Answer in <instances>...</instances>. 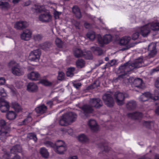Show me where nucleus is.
Masks as SVG:
<instances>
[{
    "label": "nucleus",
    "mask_w": 159,
    "mask_h": 159,
    "mask_svg": "<svg viewBox=\"0 0 159 159\" xmlns=\"http://www.w3.org/2000/svg\"><path fill=\"white\" fill-rule=\"evenodd\" d=\"M117 64V60L114 59L111 60L110 62L107 64L106 65V67H108L109 66H114L116 65Z\"/></svg>",
    "instance_id": "46"
},
{
    "label": "nucleus",
    "mask_w": 159,
    "mask_h": 159,
    "mask_svg": "<svg viewBox=\"0 0 159 159\" xmlns=\"http://www.w3.org/2000/svg\"><path fill=\"white\" fill-rule=\"evenodd\" d=\"M156 44L152 43L148 46V50L150 52L149 55L150 57H152L157 53Z\"/></svg>",
    "instance_id": "15"
},
{
    "label": "nucleus",
    "mask_w": 159,
    "mask_h": 159,
    "mask_svg": "<svg viewBox=\"0 0 159 159\" xmlns=\"http://www.w3.org/2000/svg\"><path fill=\"white\" fill-rule=\"evenodd\" d=\"M45 144L47 147L52 148L54 149L55 144L49 141H46L45 143Z\"/></svg>",
    "instance_id": "54"
},
{
    "label": "nucleus",
    "mask_w": 159,
    "mask_h": 159,
    "mask_svg": "<svg viewBox=\"0 0 159 159\" xmlns=\"http://www.w3.org/2000/svg\"><path fill=\"white\" fill-rule=\"evenodd\" d=\"M73 54L75 57L76 58L82 57L84 52H83L80 49L75 48L73 50Z\"/></svg>",
    "instance_id": "25"
},
{
    "label": "nucleus",
    "mask_w": 159,
    "mask_h": 159,
    "mask_svg": "<svg viewBox=\"0 0 159 159\" xmlns=\"http://www.w3.org/2000/svg\"><path fill=\"white\" fill-rule=\"evenodd\" d=\"M151 30L154 31L159 30V23H155L149 24Z\"/></svg>",
    "instance_id": "36"
},
{
    "label": "nucleus",
    "mask_w": 159,
    "mask_h": 159,
    "mask_svg": "<svg viewBox=\"0 0 159 159\" xmlns=\"http://www.w3.org/2000/svg\"><path fill=\"white\" fill-rule=\"evenodd\" d=\"M82 57L87 60H92L93 59V56L90 51L84 52Z\"/></svg>",
    "instance_id": "35"
},
{
    "label": "nucleus",
    "mask_w": 159,
    "mask_h": 159,
    "mask_svg": "<svg viewBox=\"0 0 159 159\" xmlns=\"http://www.w3.org/2000/svg\"><path fill=\"white\" fill-rule=\"evenodd\" d=\"M98 48V47H92L91 48V50L92 51L94 54L96 55H98V51L96 49V48Z\"/></svg>",
    "instance_id": "55"
},
{
    "label": "nucleus",
    "mask_w": 159,
    "mask_h": 159,
    "mask_svg": "<svg viewBox=\"0 0 159 159\" xmlns=\"http://www.w3.org/2000/svg\"><path fill=\"white\" fill-rule=\"evenodd\" d=\"M32 120V118L30 116H28L26 118L23 120L22 122L20 124V125H25Z\"/></svg>",
    "instance_id": "47"
},
{
    "label": "nucleus",
    "mask_w": 159,
    "mask_h": 159,
    "mask_svg": "<svg viewBox=\"0 0 159 159\" xmlns=\"http://www.w3.org/2000/svg\"><path fill=\"white\" fill-rule=\"evenodd\" d=\"M61 12H59L57 11H55L54 12V16L55 19H58L59 18V16L61 14Z\"/></svg>",
    "instance_id": "57"
},
{
    "label": "nucleus",
    "mask_w": 159,
    "mask_h": 159,
    "mask_svg": "<svg viewBox=\"0 0 159 159\" xmlns=\"http://www.w3.org/2000/svg\"><path fill=\"white\" fill-rule=\"evenodd\" d=\"M11 71L12 73L17 76H20L24 74L23 69L20 66L17 65L12 67Z\"/></svg>",
    "instance_id": "11"
},
{
    "label": "nucleus",
    "mask_w": 159,
    "mask_h": 159,
    "mask_svg": "<svg viewBox=\"0 0 159 159\" xmlns=\"http://www.w3.org/2000/svg\"><path fill=\"white\" fill-rule=\"evenodd\" d=\"M28 137L30 139H33L35 142H36L37 140L36 135L33 133H31L28 135Z\"/></svg>",
    "instance_id": "49"
},
{
    "label": "nucleus",
    "mask_w": 159,
    "mask_h": 159,
    "mask_svg": "<svg viewBox=\"0 0 159 159\" xmlns=\"http://www.w3.org/2000/svg\"><path fill=\"white\" fill-rule=\"evenodd\" d=\"M102 100L107 107H112L114 104V101L111 93H106L102 97Z\"/></svg>",
    "instance_id": "4"
},
{
    "label": "nucleus",
    "mask_w": 159,
    "mask_h": 159,
    "mask_svg": "<svg viewBox=\"0 0 159 159\" xmlns=\"http://www.w3.org/2000/svg\"><path fill=\"white\" fill-rule=\"evenodd\" d=\"M88 125L92 131H96L98 130V126L95 120H90L88 122Z\"/></svg>",
    "instance_id": "17"
},
{
    "label": "nucleus",
    "mask_w": 159,
    "mask_h": 159,
    "mask_svg": "<svg viewBox=\"0 0 159 159\" xmlns=\"http://www.w3.org/2000/svg\"><path fill=\"white\" fill-rule=\"evenodd\" d=\"M133 84L136 87L140 89H143L144 87V84L143 82V80L140 78L135 79L133 81Z\"/></svg>",
    "instance_id": "22"
},
{
    "label": "nucleus",
    "mask_w": 159,
    "mask_h": 159,
    "mask_svg": "<svg viewBox=\"0 0 159 159\" xmlns=\"http://www.w3.org/2000/svg\"><path fill=\"white\" fill-rule=\"evenodd\" d=\"M41 52L39 49H37L31 51L29 55V60L30 61L37 62L39 61Z\"/></svg>",
    "instance_id": "6"
},
{
    "label": "nucleus",
    "mask_w": 159,
    "mask_h": 159,
    "mask_svg": "<svg viewBox=\"0 0 159 159\" xmlns=\"http://www.w3.org/2000/svg\"><path fill=\"white\" fill-rule=\"evenodd\" d=\"M0 126L1 127V129L2 128L4 129H6L7 127H10L9 124H8L3 120H0Z\"/></svg>",
    "instance_id": "43"
},
{
    "label": "nucleus",
    "mask_w": 159,
    "mask_h": 159,
    "mask_svg": "<svg viewBox=\"0 0 159 159\" xmlns=\"http://www.w3.org/2000/svg\"><path fill=\"white\" fill-rule=\"evenodd\" d=\"M127 116L132 119H137L141 118L142 116V114L140 112H135L133 113H128Z\"/></svg>",
    "instance_id": "23"
},
{
    "label": "nucleus",
    "mask_w": 159,
    "mask_h": 159,
    "mask_svg": "<svg viewBox=\"0 0 159 159\" xmlns=\"http://www.w3.org/2000/svg\"><path fill=\"white\" fill-rule=\"evenodd\" d=\"M155 86L159 89V78H158L155 83Z\"/></svg>",
    "instance_id": "64"
},
{
    "label": "nucleus",
    "mask_w": 159,
    "mask_h": 159,
    "mask_svg": "<svg viewBox=\"0 0 159 159\" xmlns=\"http://www.w3.org/2000/svg\"><path fill=\"white\" fill-rule=\"evenodd\" d=\"M31 9L32 11L34 12H41L44 11V7L43 6L35 5Z\"/></svg>",
    "instance_id": "28"
},
{
    "label": "nucleus",
    "mask_w": 159,
    "mask_h": 159,
    "mask_svg": "<svg viewBox=\"0 0 159 159\" xmlns=\"http://www.w3.org/2000/svg\"><path fill=\"white\" fill-rule=\"evenodd\" d=\"M27 23L25 21H20L16 22L14 25V27L17 29H23L27 26Z\"/></svg>",
    "instance_id": "21"
},
{
    "label": "nucleus",
    "mask_w": 159,
    "mask_h": 159,
    "mask_svg": "<svg viewBox=\"0 0 159 159\" xmlns=\"http://www.w3.org/2000/svg\"><path fill=\"white\" fill-rule=\"evenodd\" d=\"M7 96V93L3 88L0 89V96L1 98H0V108L1 111L4 112L8 110L9 108V103L5 100L4 98Z\"/></svg>",
    "instance_id": "3"
},
{
    "label": "nucleus",
    "mask_w": 159,
    "mask_h": 159,
    "mask_svg": "<svg viewBox=\"0 0 159 159\" xmlns=\"http://www.w3.org/2000/svg\"><path fill=\"white\" fill-rule=\"evenodd\" d=\"M51 46V43L46 42L40 45V48L44 50H47Z\"/></svg>",
    "instance_id": "38"
},
{
    "label": "nucleus",
    "mask_w": 159,
    "mask_h": 159,
    "mask_svg": "<svg viewBox=\"0 0 159 159\" xmlns=\"http://www.w3.org/2000/svg\"><path fill=\"white\" fill-rule=\"evenodd\" d=\"M40 82L41 84L46 86H50L52 84V83L46 80H42Z\"/></svg>",
    "instance_id": "51"
},
{
    "label": "nucleus",
    "mask_w": 159,
    "mask_h": 159,
    "mask_svg": "<svg viewBox=\"0 0 159 159\" xmlns=\"http://www.w3.org/2000/svg\"><path fill=\"white\" fill-rule=\"evenodd\" d=\"M73 12L77 18L80 19L82 17L80 9L77 6L74 7L72 8Z\"/></svg>",
    "instance_id": "32"
},
{
    "label": "nucleus",
    "mask_w": 159,
    "mask_h": 159,
    "mask_svg": "<svg viewBox=\"0 0 159 159\" xmlns=\"http://www.w3.org/2000/svg\"><path fill=\"white\" fill-rule=\"evenodd\" d=\"M99 86V82L98 80H96L94 81L92 85L90 86L91 89H95Z\"/></svg>",
    "instance_id": "52"
},
{
    "label": "nucleus",
    "mask_w": 159,
    "mask_h": 159,
    "mask_svg": "<svg viewBox=\"0 0 159 159\" xmlns=\"http://www.w3.org/2000/svg\"><path fill=\"white\" fill-rule=\"evenodd\" d=\"M136 43H131L129 45H127L125 46V47L122 48L121 49V50L122 51H124L125 50H128L129 49V48L133 47H134L135 44H136Z\"/></svg>",
    "instance_id": "53"
},
{
    "label": "nucleus",
    "mask_w": 159,
    "mask_h": 159,
    "mask_svg": "<svg viewBox=\"0 0 159 159\" xmlns=\"http://www.w3.org/2000/svg\"><path fill=\"white\" fill-rule=\"evenodd\" d=\"M84 114L87 117L89 114L92 113L93 111V109L91 106L89 104H84L80 107Z\"/></svg>",
    "instance_id": "10"
},
{
    "label": "nucleus",
    "mask_w": 159,
    "mask_h": 159,
    "mask_svg": "<svg viewBox=\"0 0 159 159\" xmlns=\"http://www.w3.org/2000/svg\"><path fill=\"white\" fill-rule=\"evenodd\" d=\"M38 89L37 85L34 83H29L27 86V89L30 92H35Z\"/></svg>",
    "instance_id": "24"
},
{
    "label": "nucleus",
    "mask_w": 159,
    "mask_h": 159,
    "mask_svg": "<svg viewBox=\"0 0 159 159\" xmlns=\"http://www.w3.org/2000/svg\"><path fill=\"white\" fill-rule=\"evenodd\" d=\"M139 33L138 32H136L134 33L132 36V39L134 40L136 39L139 37Z\"/></svg>",
    "instance_id": "56"
},
{
    "label": "nucleus",
    "mask_w": 159,
    "mask_h": 159,
    "mask_svg": "<svg viewBox=\"0 0 159 159\" xmlns=\"http://www.w3.org/2000/svg\"><path fill=\"white\" fill-rule=\"evenodd\" d=\"M151 29L149 24H148L141 27L140 34L143 37H147L150 32Z\"/></svg>",
    "instance_id": "12"
},
{
    "label": "nucleus",
    "mask_w": 159,
    "mask_h": 159,
    "mask_svg": "<svg viewBox=\"0 0 159 159\" xmlns=\"http://www.w3.org/2000/svg\"><path fill=\"white\" fill-rule=\"evenodd\" d=\"M89 103L92 107H94L97 109L100 108L103 105L102 101L98 98H91Z\"/></svg>",
    "instance_id": "8"
},
{
    "label": "nucleus",
    "mask_w": 159,
    "mask_h": 159,
    "mask_svg": "<svg viewBox=\"0 0 159 159\" xmlns=\"http://www.w3.org/2000/svg\"><path fill=\"white\" fill-rule=\"evenodd\" d=\"M16 113L12 111H8L6 114L7 118L10 120H14L16 118Z\"/></svg>",
    "instance_id": "30"
},
{
    "label": "nucleus",
    "mask_w": 159,
    "mask_h": 159,
    "mask_svg": "<svg viewBox=\"0 0 159 159\" xmlns=\"http://www.w3.org/2000/svg\"><path fill=\"white\" fill-rule=\"evenodd\" d=\"M143 59L139 57L136 59L134 63H131V65L134 69L135 68H139L143 66Z\"/></svg>",
    "instance_id": "20"
},
{
    "label": "nucleus",
    "mask_w": 159,
    "mask_h": 159,
    "mask_svg": "<svg viewBox=\"0 0 159 159\" xmlns=\"http://www.w3.org/2000/svg\"><path fill=\"white\" fill-rule=\"evenodd\" d=\"M34 40L36 42H39L42 40L43 36L41 34H35L33 37Z\"/></svg>",
    "instance_id": "42"
},
{
    "label": "nucleus",
    "mask_w": 159,
    "mask_h": 159,
    "mask_svg": "<svg viewBox=\"0 0 159 159\" xmlns=\"http://www.w3.org/2000/svg\"><path fill=\"white\" fill-rule=\"evenodd\" d=\"M131 39L130 37H125L121 38L120 41V45H125L129 42Z\"/></svg>",
    "instance_id": "33"
},
{
    "label": "nucleus",
    "mask_w": 159,
    "mask_h": 159,
    "mask_svg": "<svg viewBox=\"0 0 159 159\" xmlns=\"http://www.w3.org/2000/svg\"><path fill=\"white\" fill-rule=\"evenodd\" d=\"M123 81L125 84H128L130 82L129 78L124 79Z\"/></svg>",
    "instance_id": "62"
},
{
    "label": "nucleus",
    "mask_w": 159,
    "mask_h": 159,
    "mask_svg": "<svg viewBox=\"0 0 159 159\" xmlns=\"http://www.w3.org/2000/svg\"><path fill=\"white\" fill-rule=\"evenodd\" d=\"M143 125L147 128L151 129H153L154 123L152 121H144L143 122Z\"/></svg>",
    "instance_id": "39"
},
{
    "label": "nucleus",
    "mask_w": 159,
    "mask_h": 159,
    "mask_svg": "<svg viewBox=\"0 0 159 159\" xmlns=\"http://www.w3.org/2000/svg\"><path fill=\"white\" fill-rule=\"evenodd\" d=\"M78 140L82 142H87L88 139L87 137L84 134H81L78 137Z\"/></svg>",
    "instance_id": "40"
},
{
    "label": "nucleus",
    "mask_w": 159,
    "mask_h": 159,
    "mask_svg": "<svg viewBox=\"0 0 159 159\" xmlns=\"http://www.w3.org/2000/svg\"><path fill=\"white\" fill-rule=\"evenodd\" d=\"M155 93L157 95L153 97L152 94L149 92L145 93L141 95V98L143 100V98H146V97L148 98V99H151L155 101H156L159 99V92L158 91L156 90L155 91Z\"/></svg>",
    "instance_id": "13"
},
{
    "label": "nucleus",
    "mask_w": 159,
    "mask_h": 159,
    "mask_svg": "<svg viewBox=\"0 0 159 159\" xmlns=\"http://www.w3.org/2000/svg\"><path fill=\"white\" fill-rule=\"evenodd\" d=\"M102 148H104V150L106 152H108L109 150H110L109 148L107 146L106 144H104L102 145Z\"/></svg>",
    "instance_id": "59"
},
{
    "label": "nucleus",
    "mask_w": 159,
    "mask_h": 159,
    "mask_svg": "<svg viewBox=\"0 0 159 159\" xmlns=\"http://www.w3.org/2000/svg\"><path fill=\"white\" fill-rule=\"evenodd\" d=\"M32 34L31 31L28 29L25 30L21 34L20 38L22 40L28 41L30 39Z\"/></svg>",
    "instance_id": "16"
},
{
    "label": "nucleus",
    "mask_w": 159,
    "mask_h": 159,
    "mask_svg": "<svg viewBox=\"0 0 159 159\" xmlns=\"http://www.w3.org/2000/svg\"><path fill=\"white\" fill-rule=\"evenodd\" d=\"M10 127H8L6 129L2 128V129H1L0 140L2 142H5L7 138L10 136Z\"/></svg>",
    "instance_id": "9"
},
{
    "label": "nucleus",
    "mask_w": 159,
    "mask_h": 159,
    "mask_svg": "<svg viewBox=\"0 0 159 159\" xmlns=\"http://www.w3.org/2000/svg\"><path fill=\"white\" fill-rule=\"evenodd\" d=\"M96 49L98 51V55H101L103 53L102 50L100 48L98 47V48H96Z\"/></svg>",
    "instance_id": "60"
},
{
    "label": "nucleus",
    "mask_w": 159,
    "mask_h": 159,
    "mask_svg": "<svg viewBox=\"0 0 159 159\" xmlns=\"http://www.w3.org/2000/svg\"><path fill=\"white\" fill-rule=\"evenodd\" d=\"M51 16L48 13L42 14L39 16V19L41 22H47L50 21L51 19Z\"/></svg>",
    "instance_id": "14"
},
{
    "label": "nucleus",
    "mask_w": 159,
    "mask_h": 159,
    "mask_svg": "<svg viewBox=\"0 0 159 159\" xmlns=\"http://www.w3.org/2000/svg\"><path fill=\"white\" fill-rule=\"evenodd\" d=\"M65 74L62 72H59L58 73L57 79L59 80L62 81L64 80Z\"/></svg>",
    "instance_id": "48"
},
{
    "label": "nucleus",
    "mask_w": 159,
    "mask_h": 159,
    "mask_svg": "<svg viewBox=\"0 0 159 159\" xmlns=\"http://www.w3.org/2000/svg\"><path fill=\"white\" fill-rule=\"evenodd\" d=\"M136 103L134 101L131 100L128 102L126 105L127 108L129 110L134 109L136 107Z\"/></svg>",
    "instance_id": "31"
},
{
    "label": "nucleus",
    "mask_w": 159,
    "mask_h": 159,
    "mask_svg": "<svg viewBox=\"0 0 159 159\" xmlns=\"http://www.w3.org/2000/svg\"><path fill=\"white\" fill-rule=\"evenodd\" d=\"M39 153L42 157L45 158H48L49 156V153L45 148L43 147L39 149Z\"/></svg>",
    "instance_id": "26"
},
{
    "label": "nucleus",
    "mask_w": 159,
    "mask_h": 159,
    "mask_svg": "<svg viewBox=\"0 0 159 159\" xmlns=\"http://www.w3.org/2000/svg\"><path fill=\"white\" fill-rule=\"evenodd\" d=\"M134 69V67L131 65V63L127 62L123 65H121L117 70V73L121 74L118 77L113 80V81L116 82L117 80L120 78H123V76L125 75H127Z\"/></svg>",
    "instance_id": "2"
},
{
    "label": "nucleus",
    "mask_w": 159,
    "mask_h": 159,
    "mask_svg": "<svg viewBox=\"0 0 159 159\" xmlns=\"http://www.w3.org/2000/svg\"><path fill=\"white\" fill-rule=\"evenodd\" d=\"M87 37L91 40H93L95 38V33L93 32H89L86 35Z\"/></svg>",
    "instance_id": "44"
},
{
    "label": "nucleus",
    "mask_w": 159,
    "mask_h": 159,
    "mask_svg": "<svg viewBox=\"0 0 159 159\" xmlns=\"http://www.w3.org/2000/svg\"><path fill=\"white\" fill-rule=\"evenodd\" d=\"M29 79L32 80H37L40 78V75L39 73L36 71H32L28 75Z\"/></svg>",
    "instance_id": "18"
},
{
    "label": "nucleus",
    "mask_w": 159,
    "mask_h": 159,
    "mask_svg": "<svg viewBox=\"0 0 159 159\" xmlns=\"http://www.w3.org/2000/svg\"><path fill=\"white\" fill-rule=\"evenodd\" d=\"M3 8H8L10 7L9 3L7 2H3L2 6Z\"/></svg>",
    "instance_id": "58"
},
{
    "label": "nucleus",
    "mask_w": 159,
    "mask_h": 159,
    "mask_svg": "<svg viewBox=\"0 0 159 159\" xmlns=\"http://www.w3.org/2000/svg\"><path fill=\"white\" fill-rule=\"evenodd\" d=\"M22 151V148L19 145H16L13 146L10 149L11 153L16 154L17 152H20Z\"/></svg>",
    "instance_id": "27"
},
{
    "label": "nucleus",
    "mask_w": 159,
    "mask_h": 159,
    "mask_svg": "<svg viewBox=\"0 0 159 159\" xmlns=\"http://www.w3.org/2000/svg\"><path fill=\"white\" fill-rule=\"evenodd\" d=\"M128 97V95L127 93H123L118 92H116L114 95L116 102L120 106L122 105L124 103V99Z\"/></svg>",
    "instance_id": "5"
},
{
    "label": "nucleus",
    "mask_w": 159,
    "mask_h": 159,
    "mask_svg": "<svg viewBox=\"0 0 159 159\" xmlns=\"http://www.w3.org/2000/svg\"><path fill=\"white\" fill-rule=\"evenodd\" d=\"M54 144L55 148L56 147L63 146H64V145H66L65 142L61 140H57Z\"/></svg>",
    "instance_id": "45"
},
{
    "label": "nucleus",
    "mask_w": 159,
    "mask_h": 159,
    "mask_svg": "<svg viewBox=\"0 0 159 159\" xmlns=\"http://www.w3.org/2000/svg\"><path fill=\"white\" fill-rule=\"evenodd\" d=\"M12 107L17 112H19L21 110L20 106L16 102H12Z\"/></svg>",
    "instance_id": "41"
},
{
    "label": "nucleus",
    "mask_w": 159,
    "mask_h": 159,
    "mask_svg": "<svg viewBox=\"0 0 159 159\" xmlns=\"http://www.w3.org/2000/svg\"><path fill=\"white\" fill-rule=\"evenodd\" d=\"M77 115L74 112H70L62 115L60 117L59 124L62 126H66L75 120Z\"/></svg>",
    "instance_id": "1"
},
{
    "label": "nucleus",
    "mask_w": 159,
    "mask_h": 159,
    "mask_svg": "<svg viewBox=\"0 0 159 159\" xmlns=\"http://www.w3.org/2000/svg\"><path fill=\"white\" fill-rule=\"evenodd\" d=\"M76 66L79 68H81L85 66V62L82 59H78L76 61Z\"/></svg>",
    "instance_id": "34"
},
{
    "label": "nucleus",
    "mask_w": 159,
    "mask_h": 159,
    "mask_svg": "<svg viewBox=\"0 0 159 159\" xmlns=\"http://www.w3.org/2000/svg\"><path fill=\"white\" fill-rule=\"evenodd\" d=\"M112 37L110 34H106L103 37L98 35V40L101 46H102L104 44H107L111 40Z\"/></svg>",
    "instance_id": "7"
},
{
    "label": "nucleus",
    "mask_w": 159,
    "mask_h": 159,
    "mask_svg": "<svg viewBox=\"0 0 159 159\" xmlns=\"http://www.w3.org/2000/svg\"><path fill=\"white\" fill-rule=\"evenodd\" d=\"M67 150L66 145H64V146H61L58 147H56L54 148L55 151L59 154H63L64 152Z\"/></svg>",
    "instance_id": "29"
},
{
    "label": "nucleus",
    "mask_w": 159,
    "mask_h": 159,
    "mask_svg": "<svg viewBox=\"0 0 159 159\" xmlns=\"http://www.w3.org/2000/svg\"><path fill=\"white\" fill-rule=\"evenodd\" d=\"M6 80L4 78H0V85H2L5 83Z\"/></svg>",
    "instance_id": "61"
},
{
    "label": "nucleus",
    "mask_w": 159,
    "mask_h": 159,
    "mask_svg": "<svg viewBox=\"0 0 159 159\" xmlns=\"http://www.w3.org/2000/svg\"><path fill=\"white\" fill-rule=\"evenodd\" d=\"M55 43L56 45L59 48L62 47L63 43L60 39L57 38L55 40Z\"/></svg>",
    "instance_id": "50"
},
{
    "label": "nucleus",
    "mask_w": 159,
    "mask_h": 159,
    "mask_svg": "<svg viewBox=\"0 0 159 159\" xmlns=\"http://www.w3.org/2000/svg\"><path fill=\"white\" fill-rule=\"evenodd\" d=\"M81 85V84L80 83H77L73 84L74 86L76 89H78Z\"/></svg>",
    "instance_id": "63"
},
{
    "label": "nucleus",
    "mask_w": 159,
    "mask_h": 159,
    "mask_svg": "<svg viewBox=\"0 0 159 159\" xmlns=\"http://www.w3.org/2000/svg\"><path fill=\"white\" fill-rule=\"evenodd\" d=\"M47 107L43 104H41L35 108L36 112L37 113L43 114L47 112Z\"/></svg>",
    "instance_id": "19"
},
{
    "label": "nucleus",
    "mask_w": 159,
    "mask_h": 159,
    "mask_svg": "<svg viewBox=\"0 0 159 159\" xmlns=\"http://www.w3.org/2000/svg\"><path fill=\"white\" fill-rule=\"evenodd\" d=\"M75 68L74 67H70L69 68L66 72V76L68 77H72L74 75Z\"/></svg>",
    "instance_id": "37"
}]
</instances>
